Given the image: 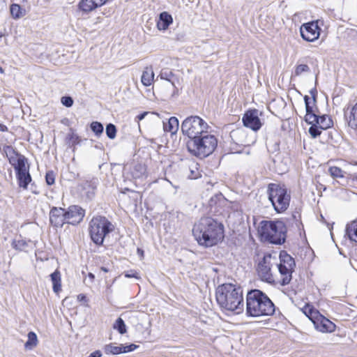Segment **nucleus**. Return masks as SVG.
I'll return each mask as SVG.
<instances>
[{"instance_id":"obj_2","label":"nucleus","mask_w":357,"mask_h":357,"mask_svg":"<svg viewBox=\"0 0 357 357\" xmlns=\"http://www.w3.org/2000/svg\"><path fill=\"white\" fill-rule=\"evenodd\" d=\"M216 300L219 305L237 314L244 308L243 290L241 287L232 284H224L219 286L216 291Z\"/></svg>"},{"instance_id":"obj_22","label":"nucleus","mask_w":357,"mask_h":357,"mask_svg":"<svg viewBox=\"0 0 357 357\" xmlns=\"http://www.w3.org/2000/svg\"><path fill=\"white\" fill-rule=\"evenodd\" d=\"M346 234L351 241L357 243V219L347 225Z\"/></svg>"},{"instance_id":"obj_29","label":"nucleus","mask_w":357,"mask_h":357,"mask_svg":"<svg viewBox=\"0 0 357 357\" xmlns=\"http://www.w3.org/2000/svg\"><path fill=\"white\" fill-rule=\"evenodd\" d=\"M28 340L26 342L24 347L26 349L31 350L37 346L38 340L36 334L34 332H29L27 335Z\"/></svg>"},{"instance_id":"obj_9","label":"nucleus","mask_w":357,"mask_h":357,"mask_svg":"<svg viewBox=\"0 0 357 357\" xmlns=\"http://www.w3.org/2000/svg\"><path fill=\"white\" fill-rule=\"evenodd\" d=\"M281 277V284L284 286L290 283L292 278V273L296 266L295 261L285 251L280 254V263L275 264Z\"/></svg>"},{"instance_id":"obj_49","label":"nucleus","mask_w":357,"mask_h":357,"mask_svg":"<svg viewBox=\"0 0 357 357\" xmlns=\"http://www.w3.org/2000/svg\"><path fill=\"white\" fill-rule=\"evenodd\" d=\"M149 114V112H143V113H142V114H139L138 116H137V117H136V118H137V119L138 121H141V120L144 119L145 118V116H146V115H148Z\"/></svg>"},{"instance_id":"obj_23","label":"nucleus","mask_w":357,"mask_h":357,"mask_svg":"<svg viewBox=\"0 0 357 357\" xmlns=\"http://www.w3.org/2000/svg\"><path fill=\"white\" fill-rule=\"evenodd\" d=\"M96 188V182L94 181H86L82 183V189L89 199H91L94 196Z\"/></svg>"},{"instance_id":"obj_56","label":"nucleus","mask_w":357,"mask_h":357,"mask_svg":"<svg viewBox=\"0 0 357 357\" xmlns=\"http://www.w3.org/2000/svg\"><path fill=\"white\" fill-rule=\"evenodd\" d=\"M356 131H357V130H356Z\"/></svg>"},{"instance_id":"obj_43","label":"nucleus","mask_w":357,"mask_h":357,"mask_svg":"<svg viewBox=\"0 0 357 357\" xmlns=\"http://www.w3.org/2000/svg\"><path fill=\"white\" fill-rule=\"evenodd\" d=\"M45 180L47 185H51L54 183L55 177L53 172H48L45 176Z\"/></svg>"},{"instance_id":"obj_50","label":"nucleus","mask_w":357,"mask_h":357,"mask_svg":"<svg viewBox=\"0 0 357 357\" xmlns=\"http://www.w3.org/2000/svg\"><path fill=\"white\" fill-rule=\"evenodd\" d=\"M77 299L78 301H81V302H86L87 301V299H86V297L84 294H79L77 296Z\"/></svg>"},{"instance_id":"obj_1","label":"nucleus","mask_w":357,"mask_h":357,"mask_svg":"<svg viewBox=\"0 0 357 357\" xmlns=\"http://www.w3.org/2000/svg\"><path fill=\"white\" fill-rule=\"evenodd\" d=\"M192 234L199 245H215L224 238V227L211 217H204L192 228Z\"/></svg>"},{"instance_id":"obj_12","label":"nucleus","mask_w":357,"mask_h":357,"mask_svg":"<svg viewBox=\"0 0 357 357\" xmlns=\"http://www.w3.org/2000/svg\"><path fill=\"white\" fill-rule=\"evenodd\" d=\"M275 264L276 258L273 257L271 255L268 254L264 257L257 267L258 274L262 280L269 283L274 282L271 269Z\"/></svg>"},{"instance_id":"obj_39","label":"nucleus","mask_w":357,"mask_h":357,"mask_svg":"<svg viewBox=\"0 0 357 357\" xmlns=\"http://www.w3.org/2000/svg\"><path fill=\"white\" fill-rule=\"evenodd\" d=\"M106 135L107 136L111 139H113L116 137V126L112 123H109L106 126Z\"/></svg>"},{"instance_id":"obj_18","label":"nucleus","mask_w":357,"mask_h":357,"mask_svg":"<svg viewBox=\"0 0 357 357\" xmlns=\"http://www.w3.org/2000/svg\"><path fill=\"white\" fill-rule=\"evenodd\" d=\"M172 22L173 19L172 15L167 12H162L159 15V19L157 22V27L160 31H165Z\"/></svg>"},{"instance_id":"obj_44","label":"nucleus","mask_w":357,"mask_h":357,"mask_svg":"<svg viewBox=\"0 0 357 357\" xmlns=\"http://www.w3.org/2000/svg\"><path fill=\"white\" fill-rule=\"evenodd\" d=\"M137 347V346L134 344H131L127 345V346H123V350H125V351H123V353H128V352L132 351L135 350Z\"/></svg>"},{"instance_id":"obj_41","label":"nucleus","mask_w":357,"mask_h":357,"mask_svg":"<svg viewBox=\"0 0 357 357\" xmlns=\"http://www.w3.org/2000/svg\"><path fill=\"white\" fill-rule=\"evenodd\" d=\"M304 100H305L306 112H312L313 106L314 105L312 104V100H310V98H309L308 96H305Z\"/></svg>"},{"instance_id":"obj_30","label":"nucleus","mask_w":357,"mask_h":357,"mask_svg":"<svg viewBox=\"0 0 357 357\" xmlns=\"http://www.w3.org/2000/svg\"><path fill=\"white\" fill-rule=\"evenodd\" d=\"M104 351L106 354H119L123 353L125 350L123 349V345L115 346L113 344H107L104 347Z\"/></svg>"},{"instance_id":"obj_37","label":"nucleus","mask_w":357,"mask_h":357,"mask_svg":"<svg viewBox=\"0 0 357 357\" xmlns=\"http://www.w3.org/2000/svg\"><path fill=\"white\" fill-rule=\"evenodd\" d=\"M310 68L307 65L299 64L296 66L294 72L293 73V75L298 77L300 76L303 73L310 72Z\"/></svg>"},{"instance_id":"obj_45","label":"nucleus","mask_w":357,"mask_h":357,"mask_svg":"<svg viewBox=\"0 0 357 357\" xmlns=\"http://www.w3.org/2000/svg\"><path fill=\"white\" fill-rule=\"evenodd\" d=\"M125 276L126 278H139V274L135 271H130V272H128L125 274Z\"/></svg>"},{"instance_id":"obj_25","label":"nucleus","mask_w":357,"mask_h":357,"mask_svg":"<svg viewBox=\"0 0 357 357\" xmlns=\"http://www.w3.org/2000/svg\"><path fill=\"white\" fill-rule=\"evenodd\" d=\"M19 186L26 189L29 183L31 181V177L29 171L16 174Z\"/></svg>"},{"instance_id":"obj_33","label":"nucleus","mask_w":357,"mask_h":357,"mask_svg":"<svg viewBox=\"0 0 357 357\" xmlns=\"http://www.w3.org/2000/svg\"><path fill=\"white\" fill-rule=\"evenodd\" d=\"M159 77L162 79H165V80H167V81L171 82L172 85L174 84V81L172 80V78L174 77V75L173 74L172 70H170L169 69H167V68L162 69L160 71V73L159 75Z\"/></svg>"},{"instance_id":"obj_3","label":"nucleus","mask_w":357,"mask_h":357,"mask_svg":"<svg viewBox=\"0 0 357 357\" xmlns=\"http://www.w3.org/2000/svg\"><path fill=\"white\" fill-rule=\"evenodd\" d=\"M275 312V305L268 296L259 289L250 291L246 296V314L259 317L271 316Z\"/></svg>"},{"instance_id":"obj_28","label":"nucleus","mask_w":357,"mask_h":357,"mask_svg":"<svg viewBox=\"0 0 357 357\" xmlns=\"http://www.w3.org/2000/svg\"><path fill=\"white\" fill-rule=\"evenodd\" d=\"M30 241H26L24 239L19 238L14 239L12 241L11 245L13 248L18 251H27L29 243Z\"/></svg>"},{"instance_id":"obj_38","label":"nucleus","mask_w":357,"mask_h":357,"mask_svg":"<svg viewBox=\"0 0 357 357\" xmlns=\"http://www.w3.org/2000/svg\"><path fill=\"white\" fill-rule=\"evenodd\" d=\"M91 130L96 135H100L103 132V126L101 123L98 121H93L91 123Z\"/></svg>"},{"instance_id":"obj_21","label":"nucleus","mask_w":357,"mask_h":357,"mask_svg":"<svg viewBox=\"0 0 357 357\" xmlns=\"http://www.w3.org/2000/svg\"><path fill=\"white\" fill-rule=\"evenodd\" d=\"M51 280L52 282V289L54 293L58 294L61 290V273L58 270H56L50 275Z\"/></svg>"},{"instance_id":"obj_35","label":"nucleus","mask_w":357,"mask_h":357,"mask_svg":"<svg viewBox=\"0 0 357 357\" xmlns=\"http://www.w3.org/2000/svg\"><path fill=\"white\" fill-rule=\"evenodd\" d=\"M319 116L314 113V111L306 112L305 121L310 125H315L318 122Z\"/></svg>"},{"instance_id":"obj_34","label":"nucleus","mask_w":357,"mask_h":357,"mask_svg":"<svg viewBox=\"0 0 357 357\" xmlns=\"http://www.w3.org/2000/svg\"><path fill=\"white\" fill-rule=\"evenodd\" d=\"M328 172L333 178H344L346 173L340 167L335 166L331 167L328 169Z\"/></svg>"},{"instance_id":"obj_4","label":"nucleus","mask_w":357,"mask_h":357,"mask_svg":"<svg viewBox=\"0 0 357 357\" xmlns=\"http://www.w3.org/2000/svg\"><path fill=\"white\" fill-rule=\"evenodd\" d=\"M258 233L262 241L280 245L285 241L287 227L282 221L263 220L259 223Z\"/></svg>"},{"instance_id":"obj_48","label":"nucleus","mask_w":357,"mask_h":357,"mask_svg":"<svg viewBox=\"0 0 357 357\" xmlns=\"http://www.w3.org/2000/svg\"><path fill=\"white\" fill-rule=\"evenodd\" d=\"M101 356H102V353L99 350H96V351H93L89 356V357H101Z\"/></svg>"},{"instance_id":"obj_24","label":"nucleus","mask_w":357,"mask_h":357,"mask_svg":"<svg viewBox=\"0 0 357 357\" xmlns=\"http://www.w3.org/2000/svg\"><path fill=\"white\" fill-rule=\"evenodd\" d=\"M146 172V169L145 165L140 163L135 164L130 170L131 175L134 178H142L145 175Z\"/></svg>"},{"instance_id":"obj_53","label":"nucleus","mask_w":357,"mask_h":357,"mask_svg":"<svg viewBox=\"0 0 357 357\" xmlns=\"http://www.w3.org/2000/svg\"><path fill=\"white\" fill-rule=\"evenodd\" d=\"M351 178H352L353 181H357V174H354L351 175Z\"/></svg>"},{"instance_id":"obj_27","label":"nucleus","mask_w":357,"mask_h":357,"mask_svg":"<svg viewBox=\"0 0 357 357\" xmlns=\"http://www.w3.org/2000/svg\"><path fill=\"white\" fill-rule=\"evenodd\" d=\"M321 130H326L333 126L332 119L328 115L319 116L317 123Z\"/></svg>"},{"instance_id":"obj_55","label":"nucleus","mask_w":357,"mask_h":357,"mask_svg":"<svg viewBox=\"0 0 357 357\" xmlns=\"http://www.w3.org/2000/svg\"><path fill=\"white\" fill-rule=\"evenodd\" d=\"M4 73L3 69L1 67H0V73Z\"/></svg>"},{"instance_id":"obj_52","label":"nucleus","mask_w":357,"mask_h":357,"mask_svg":"<svg viewBox=\"0 0 357 357\" xmlns=\"http://www.w3.org/2000/svg\"><path fill=\"white\" fill-rule=\"evenodd\" d=\"M0 130L3 132L6 131L7 127L4 125L0 124Z\"/></svg>"},{"instance_id":"obj_42","label":"nucleus","mask_w":357,"mask_h":357,"mask_svg":"<svg viewBox=\"0 0 357 357\" xmlns=\"http://www.w3.org/2000/svg\"><path fill=\"white\" fill-rule=\"evenodd\" d=\"M61 102L64 106L67 107H70L73 105V100L70 96L62 97L61 99Z\"/></svg>"},{"instance_id":"obj_14","label":"nucleus","mask_w":357,"mask_h":357,"mask_svg":"<svg viewBox=\"0 0 357 357\" xmlns=\"http://www.w3.org/2000/svg\"><path fill=\"white\" fill-rule=\"evenodd\" d=\"M50 222L54 227H62L66 223V209L52 206L50 211Z\"/></svg>"},{"instance_id":"obj_16","label":"nucleus","mask_w":357,"mask_h":357,"mask_svg":"<svg viewBox=\"0 0 357 357\" xmlns=\"http://www.w3.org/2000/svg\"><path fill=\"white\" fill-rule=\"evenodd\" d=\"M243 125L254 131L259 130L261 123L259 118V112L257 109L249 110L243 116Z\"/></svg>"},{"instance_id":"obj_32","label":"nucleus","mask_w":357,"mask_h":357,"mask_svg":"<svg viewBox=\"0 0 357 357\" xmlns=\"http://www.w3.org/2000/svg\"><path fill=\"white\" fill-rule=\"evenodd\" d=\"M10 13L13 18L19 19L24 14V10L18 4L13 3L10 6Z\"/></svg>"},{"instance_id":"obj_7","label":"nucleus","mask_w":357,"mask_h":357,"mask_svg":"<svg viewBox=\"0 0 357 357\" xmlns=\"http://www.w3.org/2000/svg\"><path fill=\"white\" fill-rule=\"evenodd\" d=\"M268 199L275 211L280 213L285 211L290 203L291 195L284 185L278 183H270L267 190Z\"/></svg>"},{"instance_id":"obj_19","label":"nucleus","mask_w":357,"mask_h":357,"mask_svg":"<svg viewBox=\"0 0 357 357\" xmlns=\"http://www.w3.org/2000/svg\"><path fill=\"white\" fill-rule=\"evenodd\" d=\"M179 127L178 120L175 116L170 117L167 122L163 121V129L165 132L176 133Z\"/></svg>"},{"instance_id":"obj_11","label":"nucleus","mask_w":357,"mask_h":357,"mask_svg":"<svg viewBox=\"0 0 357 357\" xmlns=\"http://www.w3.org/2000/svg\"><path fill=\"white\" fill-rule=\"evenodd\" d=\"M308 311V314L306 311L305 314L312 321L317 331L324 333L335 331L336 326L333 322L321 315L318 311L312 309H309Z\"/></svg>"},{"instance_id":"obj_6","label":"nucleus","mask_w":357,"mask_h":357,"mask_svg":"<svg viewBox=\"0 0 357 357\" xmlns=\"http://www.w3.org/2000/svg\"><path fill=\"white\" fill-rule=\"evenodd\" d=\"M89 235L97 245H102L107 234L113 231L114 226L104 216L93 217L89 222Z\"/></svg>"},{"instance_id":"obj_54","label":"nucleus","mask_w":357,"mask_h":357,"mask_svg":"<svg viewBox=\"0 0 357 357\" xmlns=\"http://www.w3.org/2000/svg\"><path fill=\"white\" fill-rule=\"evenodd\" d=\"M101 270L105 273H107L109 270L105 267H101Z\"/></svg>"},{"instance_id":"obj_20","label":"nucleus","mask_w":357,"mask_h":357,"mask_svg":"<svg viewBox=\"0 0 357 357\" xmlns=\"http://www.w3.org/2000/svg\"><path fill=\"white\" fill-rule=\"evenodd\" d=\"M154 78V73L152 68L146 67L142 73L141 82L143 85L149 86L152 84Z\"/></svg>"},{"instance_id":"obj_26","label":"nucleus","mask_w":357,"mask_h":357,"mask_svg":"<svg viewBox=\"0 0 357 357\" xmlns=\"http://www.w3.org/2000/svg\"><path fill=\"white\" fill-rule=\"evenodd\" d=\"M79 8L82 11L87 13L97 8V3H94L93 0H81Z\"/></svg>"},{"instance_id":"obj_51","label":"nucleus","mask_w":357,"mask_h":357,"mask_svg":"<svg viewBox=\"0 0 357 357\" xmlns=\"http://www.w3.org/2000/svg\"><path fill=\"white\" fill-rule=\"evenodd\" d=\"M88 278L90 280V282H93V280H94V278H95V276H94V275H93V273H89L88 274Z\"/></svg>"},{"instance_id":"obj_5","label":"nucleus","mask_w":357,"mask_h":357,"mask_svg":"<svg viewBox=\"0 0 357 357\" xmlns=\"http://www.w3.org/2000/svg\"><path fill=\"white\" fill-rule=\"evenodd\" d=\"M218 144L217 139L212 135H201L187 142L188 151L193 155L204 158L211 155Z\"/></svg>"},{"instance_id":"obj_15","label":"nucleus","mask_w":357,"mask_h":357,"mask_svg":"<svg viewBox=\"0 0 357 357\" xmlns=\"http://www.w3.org/2000/svg\"><path fill=\"white\" fill-rule=\"evenodd\" d=\"M66 223L70 225H77L82 221L85 211L79 206L72 205L66 209Z\"/></svg>"},{"instance_id":"obj_17","label":"nucleus","mask_w":357,"mask_h":357,"mask_svg":"<svg viewBox=\"0 0 357 357\" xmlns=\"http://www.w3.org/2000/svg\"><path fill=\"white\" fill-rule=\"evenodd\" d=\"M344 119L349 127L357 130V102L344 108Z\"/></svg>"},{"instance_id":"obj_13","label":"nucleus","mask_w":357,"mask_h":357,"mask_svg":"<svg viewBox=\"0 0 357 357\" xmlns=\"http://www.w3.org/2000/svg\"><path fill=\"white\" fill-rule=\"evenodd\" d=\"M301 37L306 41L314 42L319 38L320 28L317 22H310L303 24L300 28Z\"/></svg>"},{"instance_id":"obj_47","label":"nucleus","mask_w":357,"mask_h":357,"mask_svg":"<svg viewBox=\"0 0 357 357\" xmlns=\"http://www.w3.org/2000/svg\"><path fill=\"white\" fill-rule=\"evenodd\" d=\"M108 0H93L94 3H97V8L105 5Z\"/></svg>"},{"instance_id":"obj_46","label":"nucleus","mask_w":357,"mask_h":357,"mask_svg":"<svg viewBox=\"0 0 357 357\" xmlns=\"http://www.w3.org/2000/svg\"><path fill=\"white\" fill-rule=\"evenodd\" d=\"M310 93L311 94L312 96V102L313 105L315 104V102H316V96H317V91L316 89V88H313L310 91Z\"/></svg>"},{"instance_id":"obj_36","label":"nucleus","mask_w":357,"mask_h":357,"mask_svg":"<svg viewBox=\"0 0 357 357\" xmlns=\"http://www.w3.org/2000/svg\"><path fill=\"white\" fill-rule=\"evenodd\" d=\"M113 327L121 334H124L126 333V326L124 323V321L120 317L116 320Z\"/></svg>"},{"instance_id":"obj_8","label":"nucleus","mask_w":357,"mask_h":357,"mask_svg":"<svg viewBox=\"0 0 357 357\" xmlns=\"http://www.w3.org/2000/svg\"><path fill=\"white\" fill-rule=\"evenodd\" d=\"M208 125L199 116H190L185 119L181 124V131L189 139H192L208 132Z\"/></svg>"},{"instance_id":"obj_31","label":"nucleus","mask_w":357,"mask_h":357,"mask_svg":"<svg viewBox=\"0 0 357 357\" xmlns=\"http://www.w3.org/2000/svg\"><path fill=\"white\" fill-rule=\"evenodd\" d=\"M188 173H187L188 177L190 179H196L200 176V172L197 167V164L195 162H192L188 165Z\"/></svg>"},{"instance_id":"obj_10","label":"nucleus","mask_w":357,"mask_h":357,"mask_svg":"<svg viewBox=\"0 0 357 357\" xmlns=\"http://www.w3.org/2000/svg\"><path fill=\"white\" fill-rule=\"evenodd\" d=\"M4 151L16 174L29 171V164L24 155L17 152L11 146H6Z\"/></svg>"},{"instance_id":"obj_40","label":"nucleus","mask_w":357,"mask_h":357,"mask_svg":"<svg viewBox=\"0 0 357 357\" xmlns=\"http://www.w3.org/2000/svg\"><path fill=\"white\" fill-rule=\"evenodd\" d=\"M309 133L313 138H316L321 135V129L317 124L311 125L310 128H309Z\"/></svg>"}]
</instances>
